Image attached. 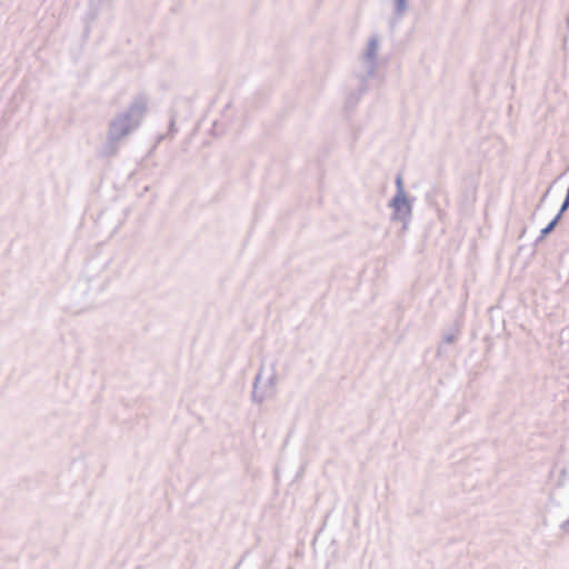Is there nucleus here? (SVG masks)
I'll list each match as a JSON object with an SVG mask.
<instances>
[{
  "mask_svg": "<svg viewBox=\"0 0 569 569\" xmlns=\"http://www.w3.org/2000/svg\"><path fill=\"white\" fill-rule=\"evenodd\" d=\"M558 218H559V216H558V217H556V218H555V219H553V220H552V221H551V222H550V223H549V224H548V226L542 230V233H545V234H546V233L550 232V231L555 228V226H556V223H557V221H558Z\"/></svg>",
  "mask_w": 569,
  "mask_h": 569,
  "instance_id": "obj_1",
  "label": "nucleus"
}]
</instances>
